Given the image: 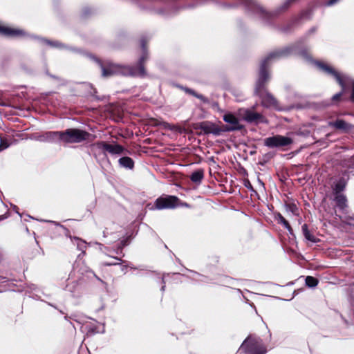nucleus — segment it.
<instances>
[{
  "mask_svg": "<svg viewBox=\"0 0 354 354\" xmlns=\"http://www.w3.org/2000/svg\"><path fill=\"white\" fill-rule=\"evenodd\" d=\"M94 150L101 151L104 153L109 152L111 155H120L123 153L124 149L118 144H109L104 141L97 142L92 145Z\"/></svg>",
  "mask_w": 354,
  "mask_h": 354,
  "instance_id": "nucleus-6",
  "label": "nucleus"
},
{
  "mask_svg": "<svg viewBox=\"0 0 354 354\" xmlns=\"http://www.w3.org/2000/svg\"><path fill=\"white\" fill-rule=\"evenodd\" d=\"M344 165L348 168H354V156L345 162Z\"/></svg>",
  "mask_w": 354,
  "mask_h": 354,
  "instance_id": "nucleus-28",
  "label": "nucleus"
},
{
  "mask_svg": "<svg viewBox=\"0 0 354 354\" xmlns=\"http://www.w3.org/2000/svg\"><path fill=\"white\" fill-rule=\"evenodd\" d=\"M316 64L320 70H322L328 75L333 77L337 81V82L342 86L343 88L345 86V84L348 83L351 81L353 84L351 100L354 101V80H350L348 77L341 75L333 67L326 64L317 62Z\"/></svg>",
  "mask_w": 354,
  "mask_h": 354,
  "instance_id": "nucleus-5",
  "label": "nucleus"
},
{
  "mask_svg": "<svg viewBox=\"0 0 354 354\" xmlns=\"http://www.w3.org/2000/svg\"><path fill=\"white\" fill-rule=\"evenodd\" d=\"M245 120L248 122L258 121L262 118L260 113L254 111H248L245 115Z\"/></svg>",
  "mask_w": 354,
  "mask_h": 354,
  "instance_id": "nucleus-17",
  "label": "nucleus"
},
{
  "mask_svg": "<svg viewBox=\"0 0 354 354\" xmlns=\"http://www.w3.org/2000/svg\"><path fill=\"white\" fill-rule=\"evenodd\" d=\"M0 34L9 37H24L26 32L20 28L6 26L0 23Z\"/></svg>",
  "mask_w": 354,
  "mask_h": 354,
  "instance_id": "nucleus-9",
  "label": "nucleus"
},
{
  "mask_svg": "<svg viewBox=\"0 0 354 354\" xmlns=\"http://www.w3.org/2000/svg\"><path fill=\"white\" fill-rule=\"evenodd\" d=\"M114 260H115V261H109V262H104L103 263V265L104 266H114V265H118V264H120L121 263L119 262V261H121V260L117 257H112Z\"/></svg>",
  "mask_w": 354,
  "mask_h": 354,
  "instance_id": "nucleus-27",
  "label": "nucleus"
},
{
  "mask_svg": "<svg viewBox=\"0 0 354 354\" xmlns=\"http://www.w3.org/2000/svg\"><path fill=\"white\" fill-rule=\"evenodd\" d=\"M203 176L204 175L203 170H197L192 174L190 179L194 183H199L201 182L202 179L203 178Z\"/></svg>",
  "mask_w": 354,
  "mask_h": 354,
  "instance_id": "nucleus-19",
  "label": "nucleus"
},
{
  "mask_svg": "<svg viewBox=\"0 0 354 354\" xmlns=\"http://www.w3.org/2000/svg\"><path fill=\"white\" fill-rule=\"evenodd\" d=\"M13 209L17 213L19 214V213L17 211V207L16 205H13Z\"/></svg>",
  "mask_w": 354,
  "mask_h": 354,
  "instance_id": "nucleus-35",
  "label": "nucleus"
},
{
  "mask_svg": "<svg viewBox=\"0 0 354 354\" xmlns=\"http://www.w3.org/2000/svg\"><path fill=\"white\" fill-rule=\"evenodd\" d=\"M223 120L231 125L227 128V131H234L241 129V125L239 124V119L232 113H226L223 117Z\"/></svg>",
  "mask_w": 354,
  "mask_h": 354,
  "instance_id": "nucleus-10",
  "label": "nucleus"
},
{
  "mask_svg": "<svg viewBox=\"0 0 354 354\" xmlns=\"http://www.w3.org/2000/svg\"><path fill=\"white\" fill-rule=\"evenodd\" d=\"M178 198L173 196L160 197L155 202V207L157 209H172L177 206Z\"/></svg>",
  "mask_w": 354,
  "mask_h": 354,
  "instance_id": "nucleus-8",
  "label": "nucleus"
},
{
  "mask_svg": "<svg viewBox=\"0 0 354 354\" xmlns=\"http://www.w3.org/2000/svg\"><path fill=\"white\" fill-rule=\"evenodd\" d=\"M48 44H49L50 45L53 46H56V47H58L60 46V44L57 42V41H55V42H49V41H46Z\"/></svg>",
  "mask_w": 354,
  "mask_h": 354,
  "instance_id": "nucleus-32",
  "label": "nucleus"
},
{
  "mask_svg": "<svg viewBox=\"0 0 354 354\" xmlns=\"http://www.w3.org/2000/svg\"><path fill=\"white\" fill-rule=\"evenodd\" d=\"M278 56H279V53H272L262 61L260 66L259 78L257 81L256 92L261 95L262 104L263 106L267 107L275 106L277 105V101L275 98L270 93H261V90L263 89L265 83L269 79V75L267 71V66L271 59Z\"/></svg>",
  "mask_w": 354,
  "mask_h": 354,
  "instance_id": "nucleus-2",
  "label": "nucleus"
},
{
  "mask_svg": "<svg viewBox=\"0 0 354 354\" xmlns=\"http://www.w3.org/2000/svg\"><path fill=\"white\" fill-rule=\"evenodd\" d=\"M77 241V248L78 250H81L83 254L85 252V249L86 248V243L79 239H75Z\"/></svg>",
  "mask_w": 354,
  "mask_h": 354,
  "instance_id": "nucleus-24",
  "label": "nucleus"
},
{
  "mask_svg": "<svg viewBox=\"0 0 354 354\" xmlns=\"http://www.w3.org/2000/svg\"><path fill=\"white\" fill-rule=\"evenodd\" d=\"M59 141L64 143H78L86 140L89 134L85 131L77 129H68L59 131Z\"/></svg>",
  "mask_w": 354,
  "mask_h": 354,
  "instance_id": "nucleus-4",
  "label": "nucleus"
},
{
  "mask_svg": "<svg viewBox=\"0 0 354 354\" xmlns=\"http://www.w3.org/2000/svg\"><path fill=\"white\" fill-rule=\"evenodd\" d=\"M165 285L162 286V288H161V290H162V291H163V290H165Z\"/></svg>",
  "mask_w": 354,
  "mask_h": 354,
  "instance_id": "nucleus-38",
  "label": "nucleus"
},
{
  "mask_svg": "<svg viewBox=\"0 0 354 354\" xmlns=\"http://www.w3.org/2000/svg\"><path fill=\"white\" fill-rule=\"evenodd\" d=\"M209 104H210V105H211V106H212L213 109H218V103H216V102H210V103H209Z\"/></svg>",
  "mask_w": 354,
  "mask_h": 354,
  "instance_id": "nucleus-31",
  "label": "nucleus"
},
{
  "mask_svg": "<svg viewBox=\"0 0 354 354\" xmlns=\"http://www.w3.org/2000/svg\"><path fill=\"white\" fill-rule=\"evenodd\" d=\"M118 162L120 167L125 169H132L134 167L133 160L127 156L120 158L118 160Z\"/></svg>",
  "mask_w": 354,
  "mask_h": 354,
  "instance_id": "nucleus-14",
  "label": "nucleus"
},
{
  "mask_svg": "<svg viewBox=\"0 0 354 354\" xmlns=\"http://www.w3.org/2000/svg\"><path fill=\"white\" fill-rule=\"evenodd\" d=\"M185 91H186L187 93H188L195 96L196 97L200 99L204 104H209L210 103V101L207 97L203 96V95L198 94L194 91H193L192 89H189V88H187Z\"/></svg>",
  "mask_w": 354,
  "mask_h": 354,
  "instance_id": "nucleus-20",
  "label": "nucleus"
},
{
  "mask_svg": "<svg viewBox=\"0 0 354 354\" xmlns=\"http://www.w3.org/2000/svg\"><path fill=\"white\" fill-rule=\"evenodd\" d=\"M246 3L248 6L254 7L257 10H259L260 12H263V9L259 7L253 0H245Z\"/></svg>",
  "mask_w": 354,
  "mask_h": 354,
  "instance_id": "nucleus-25",
  "label": "nucleus"
},
{
  "mask_svg": "<svg viewBox=\"0 0 354 354\" xmlns=\"http://www.w3.org/2000/svg\"><path fill=\"white\" fill-rule=\"evenodd\" d=\"M328 126L342 131H348L352 128V125L343 120H337L335 122H329Z\"/></svg>",
  "mask_w": 354,
  "mask_h": 354,
  "instance_id": "nucleus-13",
  "label": "nucleus"
},
{
  "mask_svg": "<svg viewBox=\"0 0 354 354\" xmlns=\"http://www.w3.org/2000/svg\"><path fill=\"white\" fill-rule=\"evenodd\" d=\"M198 281H203V279H198Z\"/></svg>",
  "mask_w": 354,
  "mask_h": 354,
  "instance_id": "nucleus-39",
  "label": "nucleus"
},
{
  "mask_svg": "<svg viewBox=\"0 0 354 354\" xmlns=\"http://www.w3.org/2000/svg\"><path fill=\"white\" fill-rule=\"evenodd\" d=\"M318 284V280L311 276H308L306 278V285L310 288H314Z\"/></svg>",
  "mask_w": 354,
  "mask_h": 354,
  "instance_id": "nucleus-22",
  "label": "nucleus"
},
{
  "mask_svg": "<svg viewBox=\"0 0 354 354\" xmlns=\"http://www.w3.org/2000/svg\"><path fill=\"white\" fill-rule=\"evenodd\" d=\"M8 217L7 215H1L0 216V221L6 219Z\"/></svg>",
  "mask_w": 354,
  "mask_h": 354,
  "instance_id": "nucleus-33",
  "label": "nucleus"
},
{
  "mask_svg": "<svg viewBox=\"0 0 354 354\" xmlns=\"http://www.w3.org/2000/svg\"><path fill=\"white\" fill-rule=\"evenodd\" d=\"M346 182L344 180H339L334 187V191L336 194H340V192L345 188Z\"/></svg>",
  "mask_w": 354,
  "mask_h": 354,
  "instance_id": "nucleus-21",
  "label": "nucleus"
},
{
  "mask_svg": "<svg viewBox=\"0 0 354 354\" xmlns=\"http://www.w3.org/2000/svg\"><path fill=\"white\" fill-rule=\"evenodd\" d=\"M10 146V144L8 142L7 140H3L0 137V151L7 149Z\"/></svg>",
  "mask_w": 354,
  "mask_h": 354,
  "instance_id": "nucleus-26",
  "label": "nucleus"
},
{
  "mask_svg": "<svg viewBox=\"0 0 354 354\" xmlns=\"http://www.w3.org/2000/svg\"><path fill=\"white\" fill-rule=\"evenodd\" d=\"M286 209L288 212H291L294 215H298V208L295 204H287Z\"/></svg>",
  "mask_w": 354,
  "mask_h": 354,
  "instance_id": "nucleus-23",
  "label": "nucleus"
},
{
  "mask_svg": "<svg viewBox=\"0 0 354 354\" xmlns=\"http://www.w3.org/2000/svg\"><path fill=\"white\" fill-rule=\"evenodd\" d=\"M339 0H328V1L326 3V6H331L336 3Z\"/></svg>",
  "mask_w": 354,
  "mask_h": 354,
  "instance_id": "nucleus-29",
  "label": "nucleus"
},
{
  "mask_svg": "<svg viewBox=\"0 0 354 354\" xmlns=\"http://www.w3.org/2000/svg\"><path fill=\"white\" fill-rule=\"evenodd\" d=\"M59 136V131H48L38 136L36 139L41 142H58Z\"/></svg>",
  "mask_w": 354,
  "mask_h": 354,
  "instance_id": "nucleus-11",
  "label": "nucleus"
},
{
  "mask_svg": "<svg viewBox=\"0 0 354 354\" xmlns=\"http://www.w3.org/2000/svg\"><path fill=\"white\" fill-rule=\"evenodd\" d=\"M126 268H127V267H126L125 266H123L122 267V271H124V270H125V269H126Z\"/></svg>",
  "mask_w": 354,
  "mask_h": 354,
  "instance_id": "nucleus-37",
  "label": "nucleus"
},
{
  "mask_svg": "<svg viewBox=\"0 0 354 354\" xmlns=\"http://www.w3.org/2000/svg\"><path fill=\"white\" fill-rule=\"evenodd\" d=\"M142 55L140 56L138 66L136 67L130 66H122L109 63L106 66L100 64L102 68V75L104 77H108L113 75H122L129 76H140L145 77L147 75L146 71L144 68V63L148 58L145 43L142 41Z\"/></svg>",
  "mask_w": 354,
  "mask_h": 354,
  "instance_id": "nucleus-1",
  "label": "nucleus"
},
{
  "mask_svg": "<svg viewBox=\"0 0 354 354\" xmlns=\"http://www.w3.org/2000/svg\"><path fill=\"white\" fill-rule=\"evenodd\" d=\"M194 275H195V277L204 278V277L201 276L200 274H197V273H194Z\"/></svg>",
  "mask_w": 354,
  "mask_h": 354,
  "instance_id": "nucleus-36",
  "label": "nucleus"
},
{
  "mask_svg": "<svg viewBox=\"0 0 354 354\" xmlns=\"http://www.w3.org/2000/svg\"><path fill=\"white\" fill-rule=\"evenodd\" d=\"M341 95V93L336 94L333 96V100L337 99Z\"/></svg>",
  "mask_w": 354,
  "mask_h": 354,
  "instance_id": "nucleus-34",
  "label": "nucleus"
},
{
  "mask_svg": "<svg viewBox=\"0 0 354 354\" xmlns=\"http://www.w3.org/2000/svg\"><path fill=\"white\" fill-rule=\"evenodd\" d=\"M303 234L305 239L312 243H317L319 241V239L316 238L309 230L308 228V225L306 224H304L301 227Z\"/></svg>",
  "mask_w": 354,
  "mask_h": 354,
  "instance_id": "nucleus-15",
  "label": "nucleus"
},
{
  "mask_svg": "<svg viewBox=\"0 0 354 354\" xmlns=\"http://www.w3.org/2000/svg\"><path fill=\"white\" fill-rule=\"evenodd\" d=\"M335 201L339 209L344 210L347 207V200L344 195L342 194H337Z\"/></svg>",
  "mask_w": 354,
  "mask_h": 354,
  "instance_id": "nucleus-16",
  "label": "nucleus"
},
{
  "mask_svg": "<svg viewBox=\"0 0 354 354\" xmlns=\"http://www.w3.org/2000/svg\"><path fill=\"white\" fill-rule=\"evenodd\" d=\"M292 143V140L286 136L276 135L265 139L264 144L270 148L286 147Z\"/></svg>",
  "mask_w": 354,
  "mask_h": 354,
  "instance_id": "nucleus-7",
  "label": "nucleus"
},
{
  "mask_svg": "<svg viewBox=\"0 0 354 354\" xmlns=\"http://www.w3.org/2000/svg\"><path fill=\"white\" fill-rule=\"evenodd\" d=\"M275 218L279 223L283 225L288 230L290 234H292V230L290 224L280 213L277 214Z\"/></svg>",
  "mask_w": 354,
  "mask_h": 354,
  "instance_id": "nucleus-18",
  "label": "nucleus"
},
{
  "mask_svg": "<svg viewBox=\"0 0 354 354\" xmlns=\"http://www.w3.org/2000/svg\"><path fill=\"white\" fill-rule=\"evenodd\" d=\"M347 223L354 227V217H351L348 219Z\"/></svg>",
  "mask_w": 354,
  "mask_h": 354,
  "instance_id": "nucleus-30",
  "label": "nucleus"
},
{
  "mask_svg": "<svg viewBox=\"0 0 354 354\" xmlns=\"http://www.w3.org/2000/svg\"><path fill=\"white\" fill-rule=\"evenodd\" d=\"M201 129L205 133H212L218 136L221 133V129L212 123L208 122H202L201 124Z\"/></svg>",
  "mask_w": 354,
  "mask_h": 354,
  "instance_id": "nucleus-12",
  "label": "nucleus"
},
{
  "mask_svg": "<svg viewBox=\"0 0 354 354\" xmlns=\"http://www.w3.org/2000/svg\"><path fill=\"white\" fill-rule=\"evenodd\" d=\"M238 352L245 354H265L267 349L261 338L250 336L243 342Z\"/></svg>",
  "mask_w": 354,
  "mask_h": 354,
  "instance_id": "nucleus-3",
  "label": "nucleus"
}]
</instances>
